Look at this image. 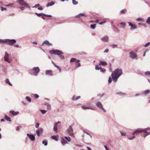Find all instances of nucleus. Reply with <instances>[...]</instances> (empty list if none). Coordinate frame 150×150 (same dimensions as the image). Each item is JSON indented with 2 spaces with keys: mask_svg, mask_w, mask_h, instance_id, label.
Returning a JSON list of instances; mask_svg holds the SVG:
<instances>
[{
  "mask_svg": "<svg viewBox=\"0 0 150 150\" xmlns=\"http://www.w3.org/2000/svg\"><path fill=\"white\" fill-rule=\"evenodd\" d=\"M35 97V98H38V94H33Z\"/></svg>",
  "mask_w": 150,
  "mask_h": 150,
  "instance_id": "62",
  "label": "nucleus"
},
{
  "mask_svg": "<svg viewBox=\"0 0 150 150\" xmlns=\"http://www.w3.org/2000/svg\"><path fill=\"white\" fill-rule=\"evenodd\" d=\"M44 44H45L47 45V46H50L52 45V44L51 43H50L47 40H45L43 43H42V45L43 46Z\"/></svg>",
  "mask_w": 150,
  "mask_h": 150,
  "instance_id": "15",
  "label": "nucleus"
},
{
  "mask_svg": "<svg viewBox=\"0 0 150 150\" xmlns=\"http://www.w3.org/2000/svg\"><path fill=\"white\" fill-rule=\"evenodd\" d=\"M76 0H72V3L74 5H76L78 4V2L76 1Z\"/></svg>",
  "mask_w": 150,
  "mask_h": 150,
  "instance_id": "41",
  "label": "nucleus"
},
{
  "mask_svg": "<svg viewBox=\"0 0 150 150\" xmlns=\"http://www.w3.org/2000/svg\"><path fill=\"white\" fill-rule=\"evenodd\" d=\"M96 24H91L90 25V27L93 29H94L96 27Z\"/></svg>",
  "mask_w": 150,
  "mask_h": 150,
  "instance_id": "32",
  "label": "nucleus"
},
{
  "mask_svg": "<svg viewBox=\"0 0 150 150\" xmlns=\"http://www.w3.org/2000/svg\"><path fill=\"white\" fill-rule=\"evenodd\" d=\"M54 3L53 2H51L48 3L47 5V7H49L50 6H51L54 5Z\"/></svg>",
  "mask_w": 150,
  "mask_h": 150,
  "instance_id": "23",
  "label": "nucleus"
},
{
  "mask_svg": "<svg viewBox=\"0 0 150 150\" xmlns=\"http://www.w3.org/2000/svg\"><path fill=\"white\" fill-rule=\"evenodd\" d=\"M25 99L28 102H31V99L29 97H26Z\"/></svg>",
  "mask_w": 150,
  "mask_h": 150,
  "instance_id": "34",
  "label": "nucleus"
},
{
  "mask_svg": "<svg viewBox=\"0 0 150 150\" xmlns=\"http://www.w3.org/2000/svg\"><path fill=\"white\" fill-rule=\"evenodd\" d=\"M120 133L121 136H125L126 135V134L125 133H123L122 132V131H120Z\"/></svg>",
  "mask_w": 150,
  "mask_h": 150,
  "instance_id": "49",
  "label": "nucleus"
},
{
  "mask_svg": "<svg viewBox=\"0 0 150 150\" xmlns=\"http://www.w3.org/2000/svg\"><path fill=\"white\" fill-rule=\"evenodd\" d=\"M4 59L5 62H6L8 63L10 62V61L9 59V54L6 52H5V54L4 57Z\"/></svg>",
  "mask_w": 150,
  "mask_h": 150,
  "instance_id": "6",
  "label": "nucleus"
},
{
  "mask_svg": "<svg viewBox=\"0 0 150 150\" xmlns=\"http://www.w3.org/2000/svg\"><path fill=\"white\" fill-rule=\"evenodd\" d=\"M106 23V21H104L101 22L99 23V24L100 25H102L103 24V23Z\"/></svg>",
  "mask_w": 150,
  "mask_h": 150,
  "instance_id": "56",
  "label": "nucleus"
},
{
  "mask_svg": "<svg viewBox=\"0 0 150 150\" xmlns=\"http://www.w3.org/2000/svg\"><path fill=\"white\" fill-rule=\"evenodd\" d=\"M101 41L103 42H108L109 41V38L107 36H105L101 38Z\"/></svg>",
  "mask_w": 150,
  "mask_h": 150,
  "instance_id": "9",
  "label": "nucleus"
},
{
  "mask_svg": "<svg viewBox=\"0 0 150 150\" xmlns=\"http://www.w3.org/2000/svg\"><path fill=\"white\" fill-rule=\"evenodd\" d=\"M80 98V96H78L76 98H75V96H73L72 97V100H76L79 99Z\"/></svg>",
  "mask_w": 150,
  "mask_h": 150,
  "instance_id": "28",
  "label": "nucleus"
},
{
  "mask_svg": "<svg viewBox=\"0 0 150 150\" xmlns=\"http://www.w3.org/2000/svg\"><path fill=\"white\" fill-rule=\"evenodd\" d=\"M96 105L98 108L103 110L104 112H106V110L103 108V105L100 102L97 103L96 104Z\"/></svg>",
  "mask_w": 150,
  "mask_h": 150,
  "instance_id": "5",
  "label": "nucleus"
},
{
  "mask_svg": "<svg viewBox=\"0 0 150 150\" xmlns=\"http://www.w3.org/2000/svg\"><path fill=\"white\" fill-rule=\"evenodd\" d=\"M150 134V132H148L146 133L144 135V138H145L146 136L149 135Z\"/></svg>",
  "mask_w": 150,
  "mask_h": 150,
  "instance_id": "46",
  "label": "nucleus"
},
{
  "mask_svg": "<svg viewBox=\"0 0 150 150\" xmlns=\"http://www.w3.org/2000/svg\"><path fill=\"white\" fill-rule=\"evenodd\" d=\"M107 64V63L105 62L100 61V63L99 64V65L105 66H106Z\"/></svg>",
  "mask_w": 150,
  "mask_h": 150,
  "instance_id": "18",
  "label": "nucleus"
},
{
  "mask_svg": "<svg viewBox=\"0 0 150 150\" xmlns=\"http://www.w3.org/2000/svg\"><path fill=\"white\" fill-rule=\"evenodd\" d=\"M56 67H57V69L59 70V71L60 72H61V68L59 67V66H57Z\"/></svg>",
  "mask_w": 150,
  "mask_h": 150,
  "instance_id": "58",
  "label": "nucleus"
},
{
  "mask_svg": "<svg viewBox=\"0 0 150 150\" xmlns=\"http://www.w3.org/2000/svg\"><path fill=\"white\" fill-rule=\"evenodd\" d=\"M144 74L146 76H150V71H147L145 72Z\"/></svg>",
  "mask_w": 150,
  "mask_h": 150,
  "instance_id": "29",
  "label": "nucleus"
},
{
  "mask_svg": "<svg viewBox=\"0 0 150 150\" xmlns=\"http://www.w3.org/2000/svg\"><path fill=\"white\" fill-rule=\"evenodd\" d=\"M16 42V41L14 39L10 40L8 39L7 43L11 46H13Z\"/></svg>",
  "mask_w": 150,
  "mask_h": 150,
  "instance_id": "8",
  "label": "nucleus"
},
{
  "mask_svg": "<svg viewBox=\"0 0 150 150\" xmlns=\"http://www.w3.org/2000/svg\"><path fill=\"white\" fill-rule=\"evenodd\" d=\"M87 16V15H86L85 14L81 13H80L79 14L76 15V17L80 18L82 16H83L84 17H86Z\"/></svg>",
  "mask_w": 150,
  "mask_h": 150,
  "instance_id": "14",
  "label": "nucleus"
},
{
  "mask_svg": "<svg viewBox=\"0 0 150 150\" xmlns=\"http://www.w3.org/2000/svg\"><path fill=\"white\" fill-rule=\"evenodd\" d=\"M109 52V50L108 49H106L104 51V52L108 53Z\"/></svg>",
  "mask_w": 150,
  "mask_h": 150,
  "instance_id": "61",
  "label": "nucleus"
},
{
  "mask_svg": "<svg viewBox=\"0 0 150 150\" xmlns=\"http://www.w3.org/2000/svg\"><path fill=\"white\" fill-rule=\"evenodd\" d=\"M120 24L121 25V26L122 27H124L125 25V23L121 22L120 23Z\"/></svg>",
  "mask_w": 150,
  "mask_h": 150,
  "instance_id": "42",
  "label": "nucleus"
},
{
  "mask_svg": "<svg viewBox=\"0 0 150 150\" xmlns=\"http://www.w3.org/2000/svg\"><path fill=\"white\" fill-rule=\"evenodd\" d=\"M27 135L29 137L31 141H33L35 140V136L32 134H27Z\"/></svg>",
  "mask_w": 150,
  "mask_h": 150,
  "instance_id": "11",
  "label": "nucleus"
},
{
  "mask_svg": "<svg viewBox=\"0 0 150 150\" xmlns=\"http://www.w3.org/2000/svg\"><path fill=\"white\" fill-rule=\"evenodd\" d=\"M60 123V122H55L54 124L53 129H54V131L55 132H57V126L58 124Z\"/></svg>",
  "mask_w": 150,
  "mask_h": 150,
  "instance_id": "12",
  "label": "nucleus"
},
{
  "mask_svg": "<svg viewBox=\"0 0 150 150\" xmlns=\"http://www.w3.org/2000/svg\"><path fill=\"white\" fill-rule=\"evenodd\" d=\"M150 92V90H147L144 92H143L142 93V94L146 95L147 94H149Z\"/></svg>",
  "mask_w": 150,
  "mask_h": 150,
  "instance_id": "22",
  "label": "nucleus"
},
{
  "mask_svg": "<svg viewBox=\"0 0 150 150\" xmlns=\"http://www.w3.org/2000/svg\"><path fill=\"white\" fill-rule=\"evenodd\" d=\"M147 128H146L145 129H142V132H144L145 133L148 132L147 131Z\"/></svg>",
  "mask_w": 150,
  "mask_h": 150,
  "instance_id": "54",
  "label": "nucleus"
},
{
  "mask_svg": "<svg viewBox=\"0 0 150 150\" xmlns=\"http://www.w3.org/2000/svg\"><path fill=\"white\" fill-rule=\"evenodd\" d=\"M76 60L75 58H72L71 59L70 61L71 62H72L75 61Z\"/></svg>",
  "mask_w": 150,
  "mask_h": 150,
  "instance_id": "55",
  "label": "nucleus"
},
{
  "mask_svg": "<svg viewBox=\"0 0 150 150\" xmlns=\"http://www.w3.org/2000/svg\"><path fill=\"white\" fill-rule=\"evenodd\" d=\"M45 14H44L42 13H38V16H45Z\"/></svg>",
  "mask_w": 150,
  "mask_h": 150,
  "instance_id": "53",
  "label": "nucleus"
},
{
  "mask_svg": "<svg viewBox=\"0 0 150 150\" xmlns=\"http://www.w3.org/2000/svg\"><path fill=\"white\" fill-rule=\"evenodd\" d=\"M100 72H104L105 71V69L102 68H100Z\"/></svg>",
  "mask_w": 150,
  "mask_h": 150,
  "instance_id": "44",
  "label": "nucleus"
},
{
  "mask_svg": "<svg viewBox=\"0 0 150 150\" xmlns=\"http://www.w3.org/2000/svg\"><path fill=\"white\" fill-rule=\"evenodd\" d=\"M40 110L41 113L43 114H45L47 111L46 110Z\"/></svg>",
  "mask_w": 150,
  "mask_h": 150,
  "instance_id": "38",
  "label": "nucleus"
},
{
  "mask_svg": "<svg viewBox=\"0 0 150 150\" xmlns=\"http://www.w3.org/2000/svg\"><path fill=\"white\" fill-rule=\"evenodd\" d=\"M117 94H120V95L121 96H124L125 95V94L124 93H117Z\"/></svg>",
  "mask_w": 150,
  "mask_h": 150,
  "instance_id": "59",
  "label": "nucleus"
},
{
  "mask_svg": "<svg viewBox=\"0 0 150 150\" xmlns=\"http://www.w3.org/2000/svg\"><path fill=\"white\" fill-rule=\"evenodd\" d=\"M1 11H3L4 10L6 11L7 10V8H4L3 7H1Z\"/></svg>",
  "mask_w": 150,
  "mask_h": 150,
  "instance_id": "48",
  "label": "nucleus"
},
{
  "mask_svg": "<svg viewBox=\"0 0 150 150\" xmlns=\"http://www.w3.org/2000/svg\"><path fill=\"white\" fill-rule=\"evenodd\" d=\"M129 55L130 58L132 59L137 60L138 59V56L137 54L132 51L130 52Z\"/></svg>",
  "mask_w": 150,
  "mask_h": 150,
  "instance_id": "3",
  "label": "nucleus"
},
{
  "mask_svg": "<svg viewBox=\"0 0 150 150\" xmlns=\"http://www.w3.org/2000/svg\"><path fill=\"white\" fill-rule=\"evenodd\" d=\"M67 141L64 139H62L61 141V143L63 145L67 144Z\"/></svg>",
  "mask_w": 150,
  "mask_h": 150,
  "instance_id": "31",
  "label": "nucleus"
},
{
  "mask_svg": "<svg viewBox=\"0 0 150 150\" xmlns=\"http://www.w3.org/2000/svg\"><path fill=\"white\" fill-rule=\"evenodd\" d=\"M43 129L42 128L38 129V137L42 135L43 132Z\"/></svg>",
  "mask_w": 150,
  "mask_h": 150,
  "instance_id": "16",
  "label": "nucleus"
},
{
  "mask_svg": "<svg viewBox=\"0 0 150 150\" xmlns=\"http://www.w3.org/2000/svg\"><path fill=\"white\" fill-rule=\"evenodd\" d=\"M122 74V70L121 69H115L111 74L112 81L114 82H116L118 78Z\"/></svg>",
  "mask_w": 150,
  "mask_h": 150,
  "instance_id": "1",
  "label": "nucleus"
},
{
  "mask_svg": "<svg viewBox=\"0 0 150 150\" xmlns=\"http://www.w3.org/2000/svg\"><path fill=\"white\" fill-rule=\"evenodd\" d=\"M51 138L52 139L55 140L56 141H57L58 140L57 137V136L54 135L52 136Z\"/></svg>",
  "mask_w": 150,
  "mask_h": 150,
  "instance_id": "27",
  "label": "nucleus"
},
{
  "mask_svg": "<svg viewBox=\"0 0 150 150\" xmlns=\"http://www.w3.org/2000/svg\"><path fill=\"white\" fill-rule=\"evenodd\" d=\"M104 146V147L105 148V149H106V150H109L108 148V147L107 146L105 145Z\"/></svg>",
  "mask_w": 150,
  "mask_h": 150,
  "instance_id": "64",
  "label": "nucleus"
},
{
  "mask_svg": "<svg viewBox=\"0 0 150 150\" xmlns=\"http://www.w3.org/2000/svg\"><path fill=\"white\" fill-rule=\"evenodd\" d=\"M143 19L141 18H138L137 19V21H143Z\"/></svg>",
  "mask_w": 150,
  "mask_h": 150,
  "instance_id": "52",
  "label": "nucleus"
},
{
  "mask_svg": "<svg viewBox=\"0 0 150 150\" xmlns=\"http://www.w3.org/2000/svg\"><path fill=\"white\" fill-rule=\"evenodd\" d=\"M136 133V134H137L138 133H140L142 132V129H137L135 131Z\"/></svg>",
  "mask_w": 150,
  "mask_h": 150,
  "instance_id": "39",
  "label": "nucleus"
},
{
  "mask_svg": "<svg viewBox=\"0 0 150 150\" xmlns=\"http://www.w3.org/2000/svg\"><path fill=\"white\" fill-rule=\"evenodd\" d=\"M128 23L129 25L131 27V30H134L137 28V26L136 25L133 24L130 22H129Z\"/></svg>",
  "mask_w": 150,
  "mask_h": 150,
  "instance_id": "10",
  "label": "nucleus"
},
{
  "mask_svg": "<svg viewBox=\"0 0 150 150\" xmlns=\"http://www.w3.org/2000/svg\"><path fill=\"white\" fill-rule=\"evenodd\" d=\"M4 118L7 121H8L9 122L11 121V118L10 117H8L6 115H5Z\"/></svg>",
  "mask_w": 150,
  "mask_h": 150,
  "instance_id": "24",
  "label": "nucleus"
},
{
  "mask_svg": "<svg viewBox=\"0 0 150 150\" xmlns=\"http://www.w3.org/2000/svg\"><path fill=\"white\" fill-rule=\"evenodd\" d=\"M112 79L110 77H109L108 80L109 83H111L112 82Z\"/></svg>",
  "mask_w": 150,
  "mask_h": 150,
  "instance_id": "51",
  "label": "nucleus"
},
{
  "mask_svg": "<svg viewBox=\"0 0 150 150\" xmlns=\"http://www.w3.org/2000/svg\"><path fill=\"white\" fill-rule=\"evenodd\" d=\"M10 112L13 115H18L19 112L18 111L15 112L14 111L11 110L10 111Z\"/></svg>",
  "mask_w": 150,
  "mask_h": 150,
  "instance_id": "20",
  "label": "nucleus"
},
{
  "mask_svg": "<svg viewBox=\"0 0 150 150\" xmlns=\"http://www.w3.org/2000/svg\"><path fill=\"white\" fill-rule=\"evenodd\" d=\"M14 5V4H8L6 5H5V6L6 7H8L9 6H11V7H12Z\"/></svg>",
  "mask_w": 150,
  "mask_h": 150,
  "instance_id": "45",
  "label": "nucleus"
},
{
  "mask_svg": "<svg viewBox=\"0 0 150 150\" xmlns=\"http://www.w3.org/2000/svg\"><path fill=\"white\" fill-rule=\"evenodd\" d=\"M33 72V74L35 76H37L38 74V67H34L32 69Z\"/></svg>",
  "mask_w": 150,
  "mask_h": 150,
  "instance_id": "13",
  "label": "nucleus"
},
{
  "mask_svg": "<svg viewBox=\"0 0 150 150\" xmlns=\"http://www.w3.org/2000/svg\"><path fill=\"white\" fill-rule=\"evenodd\" d=\"M18 3L19 4L22 5H27V4L23 0H18Z\"/></svg>",
  "mask_w": 150,
  "mask_h": 150,
  "instance_id": "17",
  "label": "nucleus"
},
{
  "mask_svg": "<svg viewBox=\"0 0 150 150\" xmlns=\"http://www.w3.org/2000/svg\"><path fill=\"white\" fill-rule=\"evenodd\" d=\"M49 52L53 54L57 55L62 59H64V57L63 55V53L61 51L58 50H50Z\"/></svg>",
  "mask_w": 150,
  "mask_h": 150,
  "instance_id": "2",
  "label": "nucleus"
},
{
  "mask_svg": "<svg viewBox=\"0 0 150 150\" xmlns=\"http://www.w3.org/2000/svg\"><path fill=\"white\" fill-rule=\"evenodd\" d=\"M146 22L147 24L150 25V18L149 17L147 18L146 21Z\"/></svg>",
  "mask_w": 150,
  "mask_h": 150,
  "instance_id": "33",
  "label": "nucleus"
},
{
  "mask_svg": "<svg viewBox=\"0 0 150 150\" xmlns=\"http://www.w3.org/2000/svg\"><path fill=\"white\" fill-rule=\"evenodd\" d=\"M135 138V137L134 136H133L131 137H129L128 138V139L129 140H132L133 139H134Z\"/></svg>",
  "mask_w": 150,
  "mask_h": 150,
  "instance_id": "40",
  "label": "nucleus"
},
{
  "mask_svg": "<svg viewBox=\"0 0 150 150\" xmlns=\"http://www.w3.org/2000/svg\"><path fill=\"white\" fill-rule=\"evenodd\" d=\"M45 16H46V17H51L52 16L51 15H47V14H45Z\"/></svg>",
  "mask_w": 150,
  "mask_h": 150,
  "instance_id": "60",
  "label": "nucleus"
},
{
  "mask_svg": "<svg viewBox=\"0 0 150 150\" xmlns=\"http://www.w3.org/2000/svg\"><path fill=\"white\" fill-rule=\"evenodd\" d=\"M40 5L38 4V10H42L43 9V8L42 7H40Z\"/></svg>",
  "mask_w": 150,
  "mask_h": 150,
  "instance_id": "57",
  "label": "nucleus"
},
{
  "mask_svg": "<svg viewBox=\"0 0 150 150\" xmlns=\"http://www.w3.org/2000/svg\"><path fill=\"white\" fill-rule=\"evenodd\" d=\"M14 47L17 48H18L19 47V46L18 44H16L14 45Z\"/></svg>",
  "mask_w": 150,
  "mask_h": 150,
  "instance_id": "63",
  "label": "nucleus"
},
{
  "mask_svg": "<svg viewBox=\"0 0 150 150\" xmlns=\"http://www.w3.org/2000/svg\"><path fill=\"white\" fill-rule=\"evenodd\" d=\"M150 45V42H148L145 45H144V46L145 47H148Z\"/></svg>",
  "mask_w": 150,
  "mask_h": 150,
  "instance_id": "50",
  "label": "nucleus"
},
{
  "mask_svg": "<svg viewBox=\"0 0 150 150\" xmlns=\"http://www.w3.org/2000/svg\"><path fill=\"white\" fill-rule=\"evenodd\" d=\"M44 105L46 106L47 109V110H50L51 109V105L48 103H45Z\"/></svg>",
  "mask_w": 150,
  "mask_h": 150,
  "instance_id": "19",
  "label": "nucleus"
},
{
  "mask_svg": "<svg viewBox=\"0 0 150 150\" xmlns=\"http://www.w3.org/2000/svg\"><path fill=\"white\" fill-rule=\"evenodd\" d=\"M127 12V10L125 9H123L122 10H121L120 12V13L121 14H124L125 12Z\"/></svg>",
  "mask_w": 150,
  "mask_h": 150,
  "instance_id": "30",
  "label": "nucleus"
},
{
  "mask_svg": "<svg viewBox=\"0 0 150 150\" xmlns=\"http://www.w3.org/2000/svg\"><path fill=\"white\" fill-rule=\"evenodd\" d=\"M64 138L65 139H66L69 142L71 141V138L69 137H64Z\"/></svg>",
  "mask_w": 150,
  "mask_h": 150,
  "instance_id": "37",
  "label": "nucleus"
},
{
  "mask_svg": "<svg viewBox=\"0 0 150 150\" xmlns=\"http://www.w3.org/2000/svg\"><path fill=\"white\" fill-rule=\"evenodd\" d=\"M101 68V67H99L98 65H96L95 66V68L96 70H100Z\"/></svg>",
  "mask_w": 150,
  "mask_h": 150,
  "instance_id": "36",
  "label": "nucleus"
},
{
  "mask_svg": "<svg viewBox=\"0 0 150 150\" xmlns=\"http://www.w3.org/2000/svg\"><path fill=\"white\" fill-rule=\"evenodd\" d=\"M84 110L91 109L93 110L94 108L90 105L89 104H87L86 105H83L81 107Z\"/></svg>",
  "mask_w": 150,
  "mask_h": 150,
  "instance_id": "7",
  "label": "nucleus"
},
{
  "mask_svg": "<svg viewBox=\"0 0 150 150\" xmlns=\"http://www.w3.org/2000/svg\"><path fill=\"white\" fill-rule=\"evenodd\" d=\"M79 61H80L79 60H77L76 61V62L77 63H78L77 64V67H79L81 66L80 64L79 63Z\"/></svg>",
  "mask_w": 150,
  "mask_h": 150,
  "instance_id": "47",
  "label": "nucleus"
},
{
  "mask_svg": "<svg viewBox=\"0 0 150 150\" xmlns=\"http://www.w3.org/2000/svg\"><path fill=\"white\" fill-rule=\"evenodd\" d=\"M5 82L6 83H7L9 84V85L12 86V84L10 82V81H9V80L8 79H6L5 80Z\"/></svg>",
  "mask_w": 150,
  "mask_h": 150,
  "instance_id": "26",
  "label": "nucleus"
},
{
  "mask_svg": "<svg viewBox=\"0 0 150 150\" xmlns=\"http://www.w3.org/2000/svg\"><path fill=\"white\" fill-rule=\"evenodd\" d=\"M67 132L69 135L71 136L72 137H74V135L73 134V130L72 127L70 125L69 126L68 128L67 129Z\"/></svg>",
  "mask_w": 150,
  "mask_h": 150,
  "instance_id": "4",
  "label": "nucleus"
},
{
  "mask_svg": "<svg viewBox=\"0 0 150 150\" xmlns=\"http://www.w3.org/2000/svg\"><path fill=\"white\" fill-rule=\"evenodd\" d=\"M52 71L50 70H48L46 71V74L49 75L51 76H52Z\"/></svg>",
  "mask_w": 150,
  "mask_h": 150,
  "instance_id": "21",
  "label": "nucleus"
},
{
  "mask_svg": "<svg viewBox=\"0 0 150 150\" xmlns=\"http://www.w3.org/2000/svg\"><path fill=\"white\" fill-rule=\"evenodd\" d=\"M42 144H44L45 146H46L47 144V140H44L42 142Z\"/></svg>",
  "mask_w": 150,
  "mask_h": 150,
  "instance_id": "35",
  "label": "nucleus"
},
{
  "mask_svg": "<svg viewBox=\"0 0 150 150\" xmlns=\"http://www.w3.org/2000/svg\"><path fill=\"white\" fill-rule=\"evenodd\" d=\"M8 41V39H0V42L2 43V42H7V41Z\"/></svg>",
  "mask_w": 150,
  "mask_h": 150,
  "instance_id": "25",
  "label": "nucleus"
},
{
  "mask_svg": "<svg viewBox=\"0 0 150 150\" xmlns=\"http://www.w3.org/2000/svg\"><path fill=\"white\" fill-rule=\"evenodd\" d=\"M113 48H115L117 47L118 45L116 44H113L111 46Z\"/></svg>",
  "mask_w": 150,
  "mask_h": 150,
  "instance_id": "43",
  "label": "nucleus"
}]
</instances>
